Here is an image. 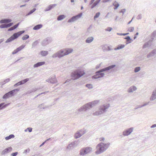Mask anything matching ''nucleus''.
Returning a JSON list of instances; mask_svg holds the SVG:
<instances>
[{
    "label": "nucleus",
    "instance_id": "obj_1",
    "mask_svg": "<svg viewBox=\"0 0 156 156\" xmlns=\"http://www.w3.org/2000/svg\"><path fill=\"white\" fill-rule=\"evenodd\" d=\"M99 100H95L93 101L89 102L83 105L80 108L76 110V112L77 114H79L80 112L85 111L94 106L96 105L99 102Z\"/></svg>",
    "mask_w": 156,
    "mask_h": 156
},
{
    "label": "nucleus",
    "instance_id": "obj_2",
    "mask_svg": "<svg viewBox=\"0 0 156 156\" xmlns=\"http://www.w3.org/2000/svg\"><path fill=\"white\" fill-rule=\"evenodd\" d=\"M110 144L109 142L106 143L101 142L98 144L96 146L97 150L95 152V154H98L104 152L108 148Z\"/></svg>",
    "mask_w": 156,
    "mask_h": 156
},
{
    "label": "nucleus",
    "instance_id": "obj_3",
    "mask_svg": "<svg viewBox=\"0 0 156 156\" xmlns=\"http://www.w3.org/2000/svg\"><path fill=\"white\" fill-rule=\"evenodd\" d=\"M115 66L116 65H112L96 72V74L92 76V79H97L103 77L105 74L104 73H102V72L108 71L114 68Z\"/></svg>",
    "mask_w": 156,
    "mask_h": 156
},
{
    "label": "nucleus",
    "instance_id": "obj_4",
    "mask_svg": "<svg viewBox=\"0 0 156 156\" xmlns=\"http://www.w3.org/2000/svg\"><path fill=\"white\" fill-rule=\"evenodd\" d=\"M84 71L80 69L76 70L71 73V76L72 80H75L85 74Z\"/></svg>",
    "mask_w": 156,
    "mask_h": 156
},
{
    "label": "nucleus",
    "instance_id": "obj_5",
    "mask_svg": "<svg viewBox=\"0 0 156 156\" xmlns=\"http://www.w3.org/2000/svg\"><path fill=\"white\" fill-rule=\"evenodd\" d=\"M24 30H22L14 33L5 42V43H8L10 42L13 40L17 39L19 36H20L22 34L24 33Z\"/></svg>",
    "mask_w": 156,
    "mask_h": 156
},
{
    "label": "nucleus",
    "instance_id": "obj_6",
    "mask_svg": "<svg viewBox=\"0 0 156 156\" xmlns=\"http://www.w3.org/2000/svg\"><path fill=\"white\" fill-rule=\"evenodd\" d=\"M20 90V89H16L11 90L8 93L5 94L3 96L2 98L4 99H7L10 97L13 96L17 92Z\"/></svg>",
    "mask_w": 156,
    "mask_h": 156
},
{
    "label": "nucleus",
    "instance_id": "obj_7",
    "mask_svg": "<svg viewBox=\"0 0 156 156\" xmlns=\"http://www.w3.org/2000/svg\"><path fill=\"white\" fill-rule=\"evenodd\" d=\"M92 150V148L91 147H87L81 149L80 151V154L84 155L87 154Z\"/></svg>",
    "mask_w": 156,
    "mask_h": 156
},
{
    "label": "nucleus",
    "instance_id": "obj_8",
    "mask_svg": "<svg viewBox=\"0 0 156 156\" xmlns=\"http://www.w3.org/2000/svg\"><path fill=\"white\" fill-rule=\"evenodd\" d=\"M134 128L133 127H131L125 129L122 132V135L124 136H127L131 133L133 131Z\"/></svg>",
    "mask_w": 156,
    "mask_h": 156
},
{
    "label": "nucleus",
    "instance_id": "obj_9",
    "mask_svg": "<svg viewBox=\"0 0 156 156\" xmlns=\"http://www.w3.org/2000/svg\"><path fill=\"white\" fill-rule=\"evenodd\" d=\"M63 50H61L53 54L52 55V57L54 58L56 57L61 58L65 56Z\"/></svg>",
    "mask_w": 156,
    "mask_h": 156
},
{
    "label": "nucleus",
    "instance_id": "obj_10",
    "mask_svg": "<svg viewBox=\"0 0 156 156\" xmlns=\"http://www.w3.org/2000/svg\"><path fill=\"white\" fill-rule=\"evenodd\" d=\"M110 107L109 104H105L101 105L99 108L102 114L107 111Z\"/></svg>",
    "mask_w": 156,
    "mask_h": 156
},
{
    "label": "nucleus",
    "instance_id": "obj_11",
    "mask_svg": "<svg viewBox=\"0 0 156 156\" xmlns=\"http://www.w3.org/2000/svg\"><path fill=\"white\" fill-rule=\"evenodd\" d=\"M52 41V39L51 38L47 37L42 41L41 44L42 46H45L51 43Z\"/></svg>",
    "mask_w": 156,
    "mask_h": 156
},
{
    "label": "nucleus",
    "instance_id": "obj_12",
    "mask_svg": "<svg viewBox=\"0 0 156 156\" xmlns=\"http://www.w3.org/2000/svg\"><path fill=\"white\" fill-rule=\"evenodd\" d=\"M82 13H80L78 14L73 16L70 19H69L68 21V22L70 23L73 22L80 18L82 16Z\"/></svg>",
    "mask_w": 156,
    "mask_h": 156
},
{
    "label": "nucleus",
    "instance_id": "obj_13",
    "mask_svg": "<svg viewBox=\"0 0 156 156\" xmlns=\"http://www.w3.org/2000/svg\"><path fill=\"white\" fill-rule=\"evenodd\" d=\"M29 80V79L27 78L25 79H24V80H22L21 81H20L17 83H16L14 85V87H16L18 86L21 85L22 84H23L25 83H26V82H27V81H28Z\"/></svg>",
    "mask_w": 156,
    "mask_h": 156
},
{
    "label": "nucleus",
    "instance_id": "obj_14",
    "mask_svg": "<svg viewBox=\"0 0 156 156\" xmlns=\"http://www.w3.org/2000/svg\"><path fill=\"white\" fill-rule=\"evenodd\" d=\"M46 81L51 83H55L57 82L55 76H53L51 77L48 78L46 80Z\"/></svg>",
    "mask_w": 156,
    "mask_h": 156
},
{
    "label": "nucleus",
    "instance_id": "obj_15",
    "mask_svg": "<svg viewBox=\"0 0 156 156\" xmlns=\"http://www.w3.org/2000/svg\"><path fill=\"white\" fill-rule=\"evenodd\" d=\"M12 148L10 147L4 150L2 152L1 154L2 155H4L9 153L12 150Z\"/></svg>",
    "mask_w": 156,
    "mask_h": 156
},
{
    "label": "nucleus",
    "instance_id": "obj_16",
    "mask_svg": "<svg viewBox=\"0 0 156 156\" xmlns=\"http://www.w3.org/2000/svg\"><path fill=\"white\" fill-rule=\"evenodd\" d=\"M77 142L75 141L69 144L67 146V148L69 150L72 149L77 146Z\"/></svg>",
    "mask_w": 156,
    "mask_h": 156
},
{
    "label": "nucleus",
    "instance_id": "obj_17",
    "mask_svg": "<svg viewBox=\"0 0 156 156\" xmlns=\"http://www.w3.org/2000/svg\"><path fill=\"white\" fill-rule=\"evenodd\" d=\"M25 47V45H22L20 47L17 48L15 50L12 52V54L14 55L16 54L20 51L23 48Z\"/></svg>",
    "mask_w": 156,
    "mask_h": 156
},
{
    "label": "nucleus",
    "instance_id": "obj_18",
    "mask_svg": "<svg viewBox=\"0 0 156 156\" xmlns=\"http://www.w3.org/2000/svg\"><path fill=\"white\" fill-rule=\"evenodd\" d=\"M156 99V89L154 90L150 98V100L151 101H153Z\"/></svg>",
    "mask_w": 156,
    "mask_h": 156
},
{
    "label": "nucleus",
    "instance_id": "obj_19",
    "mask_svg": "<svg viewBox=\"0 0 156 156\" xmlns=\"http://www.w3.org/2000/svg\"><path fill=\"white\" fill-rule=\"evenodd\" d=\"M63 50L64 52V55H65V56L71 53L73 51V49L72 48H67Z\"/></svg>",
    "mask_w": 156,
    "mask_h": 156
},
{
    "label": "nucleus",
    "instance_id": "obj_20",
    "mask_svg": "<svg viewBox=\"0 0 156 156\" xmlns=\"http://www.w3.org/2000/svg\"><path fill=\"white\" fill-rule=\"evenodd\" d=\"M12 21L11 19H3L0 20V23L1 24L9 23L11 22Z\"/></svg>",
    "mask_w": 156,
    "mask_h": 156
},
{
    "label": "nucleus",
    "instance_id": "obj_21",
    "mask_svg": "<svg viewBox=\"0 0 156 156\" xmlns=\"http://www.w3.org/2000/svg\"><path fill=\"white\" fill-rule=\"evenodd\" d=\"M136 87L134 86H133L130 87L127 90L128 92L129 93H133L134 91L136 90Z\"/></svg>",
    "mask_w": 156,
    "mask_h": 156
},
{
    "label": "nucleus",
    "instance_id": "obj_22",
    "mask_svg": "<svg viewBox=\"0 0 156 156\" xmlns=\"http://www.w3.org/2000/svg\"><path fill=\"white\" fill-rule=\"evenodd\" d=\"M49 107V106L44 105V103L40 105L38 107V108L40 109L41 111H42L43 109H44Z\"/></svg>",
    "mask_w": 156,
    "mask_h": 156
},
{
    "label": "nucleus",
    "instance_id": "obj_23",
    "mask_svg": "<svg viewBox=\"0 0 156 156\" xmlns=\"http://www.w3.org/2000/svg\"><path fill=\"white\" fill-rule=\"evenodd\" d=\"M45 63V62H38L37 63L35 64L33 66L34 68H37L41 66H42Z\"/></svg>",
    "mask_w": 156,
    "mask_h": 156
},
{
    "label": "nucleus",
    "instance_id": "obj_24",
    "mask_svg": "<svg viewBox=\"0 0 156 156\" xmlns=\"http://www.w3.org/2000/svg\"><path fill=\"white\" fill-rule=\"evenodd\" d=\"M56 5V4H51L49 5L45 10V11H48L50 10L52 8L55 7Z\"/></svg>",
    "mask_w": 156,
    "mask_h": 156
},
{
    "label": "nucleus",
    "instance_id": "obj_25",
    "mask_svg": "<svg viewBox=\"0 0 156 156\" xmlns=\"http://www.w3.org/2000/svg\"><path fill=\"white\" fill-rule=\"evenodd\" d=\"M152 41H149L148 42L146 43L143 46V48H145L150 47Z\"/></svg>",
    "mask_w": 156,
    "mask_h": 156
},
{
    "label": "nucleus",
    "instance_id": "obj_26",
    "mask_svg": "<svg viewBox=\"0 0 156 156\" xmlns=\"http://www.w3.org/2000/svg\"><path fill=\"white\" fill-rule=\"evenodd\" d=\"M102 49L103 51H104L105 50L109 51L112 50V49L110 48V47L106 45H104L102 48Z\"/></svg>",
    "mask_w": 156,
    "mask_h": 156
},
{
    "label": "nucleus",
    "instance_id": "obj_27",
    "mask_svg": "<svg viewBox=\"0 0 156 156\" xmlns=\"http://www.w3.org/2000/svg\"><path fill=\"white\" fill-rule=\"evenodd\" d=\"M101 0H97L94 2L93 4L91 5L90 8L92 9L95 7L100 2Z\"/></svg>",
    "mask_w": 156,
    "mask_h": 156
},
{
    "label": "nucleus",
    "instance_id": "obj_28",
    "mask_svg": "<svg viewBox=\"0 0 156 156\" xmlns=\"http://www.w3.org/2000/svg\"><path fill=\"white\" fill-rule=\"evenodd\" d=\"M94 38L93 37H88L86 40L85 42L87 43H89L92 42L94 40Z\"/></svg>",
    "mask_w": 156,
    "mask_h": 156
},
{
    "label": "nucleus",
    "instance_id": "obj_29",
    "mask_svg": "<svg viewBox=\"0 0 156 156\" xmlns=\"http://www.w3.org/2000/svg\"><path fill=\"white\" fill-rule=\"evenodd\" d=\"M43 26L41 24H38L35 26L33 28V29L35 30H38L42 28Z\"/></svg>",
    "mask_w": 156,
    "mask_h": 156
},
{
    "label": "nucleus",
    "instance_id": "obj_30",
    "mask_svg": "<svg viewBox=\"0 0 156 156\" xmlns=\"http://www.w3.org/2000/svg\"><path fill=\"white\" fill-rule=\"evenodd\" d=\"M40 53L42 56H45L48 54V52L47 51H40Z\"/></svg>",
    "mask_w": 156,
    "mask_h": 156
},
{
    "label": "nucleus",
    "instance_id": "obj_31",
    "mask_svg": "<svg viewBox=\"0 0 156 156\" xmlns=\"http://www.w3.org/2000/svg\"><path fill=\"white\" fill-rule=\"evenodd\" d=\"M125 46V45L124 44L119 45L116 48H114V50H117L121 49L123 48Z\"/></svg>",
    "mask_w": 156,
    "mask_h": 156
},
{
    "label": "nucleus",
    "instance_id": "obj_32",
    "mask_svg": "<svg viewBox=\"0 0 156 156\" xmlns=\"http://www.w3.org/2000/svg\"><path fill=\"white\" fill-rule=\"evenodd\" d=\"M10 80L9 78H7L4 81L0 82V84L2 85H4L6 83H8L10 81Z\"/></svg>",
    "mask_w": 156,
    "mask_h": 156
},
{
    "label": "nucleus",
    "instance_id": "obj_33",
    "mask_svg": "<svg viewBox=\"0 0 156 156\" xmlns=\"http://www.w3.org/2000/svg\"><path fill=\"white\" fill-rule=\"evenodd\" d=\"M65 17L66 16L64 15H60L58 16L57 20L58 21L64 19Z\"/></svg>",
    "mask_w": 156,
    "mask_h": 156
},
{
    "label": "nucleus",
    "instance_id": "obj_34",
    "mask_svg": "<svg viewBox=\"0 0 156 156\" xmlns=\"http://www.w3.org/2000/svg\"><path fill=\"white\" fill-rule=\"evenodd\" d=\"M101 114H102V113L99 108L98 111L93 113V115L97 116Z\"/></svg>",
    "mask_w": 156,
    "mask_h": 156
},
{
    "label": "nucleus",
    "instance_id": "obj_35",
    "mask_svg": "<svg viewBox=\"0 0 156 156\" xmlns=\"http://www.w3.org/2000/svg\"><path fill=\"white\" fill-rule=\"evenodd\" d=\"M15 137V136L12 134H10L9 136H6L5 137V139L6 140H8L12 138H13Z\"/></svg>",
    "mask_w": 156,
    "mask_h": 156
},
{
    "label": "nucleus",
    "instance_id": "obj_36",
    "mask_svg": "<svg viewBox=\"0 0 156 156\" xmlns=\"http://www.w3.org/2000/svg\"><path fill=\"white\" fill-rule=\"evenodd\" d=\"M126 40V41L128 42L127 43H126V44H128V43H131V41H130L132 40L131 39L130 37L129 36H127L126 37L124 38Z\"/></svg>",
    "mask_w": 156,
    "mask_h": 156
},
{
    "label": "nucleus",
    "instance_id": "obj_37",
    "mask_svg": "<svg viewBox=\"0 0 156 156\" xmlns=\"http://www.w3.org/2000/svg\"><path fill=\"white\" fill-rule=\"evenodd\" d=\"M80 135H81V136L84 134L86 132V130L84 129H82L78 131Z\"/></svg>",
    "mask_w": 156,
    "mask_h": 156
},
{
    "label": "nucleus",
    "instance_id": "obj_38",
    "mask_svg": "<svg viewBox=\"0 0 156 156\" xmlns=\"http://www.w3.org/2000/svg\"><path fill=\"white\" fill-rule=\"evenodd\" d=\"M81 136V135H80L78 131L75 134L74 136V137L76 139H77Z\"/></svg>",
    "mask_w": 156,
    "mask_h": 156
},
{
    "label": "nucleus",
    "instance_id": "obj_39",
    "mask_svg": "<svg viewBox=\"0 0 156 156\" xmlns=\"http://www.w3.org/2000/svg\"><path fill=\"white\" fill-rule=\"evenodd\" d=\"M85 86L89 89H92L93 87V85L91 84H87Z\"/></svg>",
    "mask_w": 156,
    "mask_h": 156
},
{
    "label": "nucleus",
    "instance_id": "obj_40",
    "mask_svg": "<svg viewBox=\"0 0 156 156\" xmlns=\"http://www.w3.org/2000/svg\"><path fill=\"white\" fill-rule=\"evenodd\" d=\"M39 44V42L37 40L36 41L34 42L32 44V48H34L36 46Z\"/></svg>",
    "mask_w": 156,
    "mask_h": 156
},
{
    "label": "nucleus",
    "instance_id": "obj_41",
    "mask_svg": "<svg viewBox=\"0 0 156 156\" xmlns=\"http://www.w3.org/2000/svg\"><path fill=\"white\" fill-rule=\"evenodd\" d=\"M36 10V9L34 8L33 9L31 10L27 14V16L33 13L35 10Z\"/></svg>",
    "mask_w": 156,
    "mask_h": 156
},
{
    "label": "nucleus",
    "instance_id": "obj_42",
    "mask_svg": "<svg viewBox=\"0 0 156 156\" xmlns=\"http://www.w3.org/2000/svg\"><path fill=\"white\" fill-rule=\"evenodd\" d=\"M140 70V67H135L134 69V72L135 73H137Z\"/></svg>",
    "mask_w": 156,
    "mask_h": 156
},
{
    "label": "nucleus",
    "instance_id": "obj_43",
    "mask_svg": "<svg viewBox=\"0 0 156 156\" xmlns=\"http://www.w3.org/2000/svg\"><path fill=\"white\" fill-rule=\"evenodd\" d=\"M29 37V36L28 35H25L22 37V39L23 40H25L28 39Z\"/></svg>",
    "mask_w": 156,
    "mask_h": 156
},
{
    "label": "nucleus",
    "instance_id": "obj_44",
    "mask_svg": "<svg viewBox=\"0 0 156 156\" xmlns=\"http://www.w3.org/2000/svg\"><path fill=\"white\" fill-rule=\"evenodd\" d=\"M134 30V27H129L127 30V31L130 32H132Z\"/></svg>",
    "mask_w": 156,
    "mask_h": 156
},
{
    "label": "nucleus",
    "instance_id": "obj_45",
    "mask_svg": "<svg viewBox=\"0 0 156 156\" xmlns=\"http://www.w3.org/2000/svg\"><path fill=\"white\" fill-rule=\"evenodd\" d=\"M13 24V23H9L7 24H6V28H8L12 26Z\"/></svg>",
    "mask_w": 156,
    "mask_h": 156
},
{
    "label": "nucleus",
    "instance_id": "obj_46",
    "mask_svg": "<svg viewBox=\"0 0 156 156\" xmlns=\"http://www.w3.org/2000/svg\"><path fill=\"white\" fill-rule=\"evenodd\" d=\"M154 55L153 54V53L152 52L150 53L149 54L147 55V58H149L151 57H152L153 56H154Z\"/></svg>",
    "mask_w": 156,
    "mask_h": 156
},
{
    "label": "nucleus",
    "instance_id": "obj_47",
    "mask_svg": "<svg viewBox=\"0 0 156 156\" xmlns=\"http://www.w3.org/2000/svg\"><path fill=\"white\" fill-rule=\"evenodd\" d=\"M113 5L114 6H115L118 7L119 6V4L118 2H117L116 1H115L113 3Z\"/></svg>",
    "mask_w": 156,
    "mask_h": 156
},
{
    "label": "nucleus",
    "instance_id": "obj_48",
    "mask_svg": "<svg viewBox=\"0 0 156 156\" xmlns=\"http://www.w3.org/2000/svg\"><path fill=\"white\" fill-rule=\"evenodd\" d=\"M100 12H97L95 16L94 17V20L96 18H98L99 15H100Z\"/></svg>",
    "mask_w": 156,
    "mask_h": 156
},
{
    "label": "nucleus",
    "instance_id": "obj_49",
    "mask_svg": "<svg viewBox=\"0 0 156 156\" xmlns=\"http://www.w3.org/2000/svg\"><path fill=\"white\" fill-rule=\"evenodd\" d=\"M0 28H6V24H2L0 26Z\"/></svg>",
    "mask_w": 156,
    "mask_h": 156
},
{
    "label": "nucleus",
    "instance_id": "obj_50",
    "mask_svg": "<svg viewBox=\"0 0 156 156\" xmlns=\"http://www.w3.org/2000/svg\"><path fill=\"white\" fill-rule=\"evenodd\" d=\"M112 28L110 27H108L107 28L105 29V30L106 31H110L112 30Z\"/></svg>",
    "mask_w": 156,
    "mask_h": 156
},
{
    "label": "nucleus",
    "instance_id": "obj_51",
    "mask_svg": "<svg viewBox=\"0 0 156 156\" xmlns=\"http://www.w3.org/2000/svg\"><path fill=\"white\" fill-rule=\"evenodd\" d=\"M19 24H20V23H18L16 25H15L14 26H13L12 27L13 28V29H16L19 26Z\"/></svg>",
    "mask_w": 156,
    "mask_h": 156
},
{
    "label": "nucleus",
    "instance_id": "obj_52",
    "mask_svg": "<svg viewBox=\"0 0 156 156\" xmlns=\"http://www.w3.org/2000/svg\"><path fill=\"white\" fill-rule=\"evenodd\" d=\"M92 28L91 25L87 29V32L90 33V32Z\"/></svg>",
    "mask_w": 156,
    "mask_h": 156
},
{
    "label": "nucleus",
    "instance_id": "obj_53",
    "mask_svg": "<svg viewBox=\"0 0 156 156\" xmlns=\"http://www.w3.org/2000/svg\"><path fill=\"white\" fill-rule=\"evenodd\" d=\"M149 102H150L149 101L147 103H145L142 105H140V107H142L144 106H145L148 105L149 104Z\"/></svg>",
    "mask_w": 156,
    "mask_h": 156
},
{
    "label": "nucleus",
    "instance_id": "obj_54",
    "mask_svg": "<svg viewBox=\"0 0 156 156\" xmlns=\"http://www.w3.org/2000/svg\"><path fill=\"white\" fill-rule=\"evenodd\" d=\"M142 18V15L141 14H139L136 17V19L137 20L141 19Z\"/></svg>",
    "mask_w": 156,
    "mask_h": 156
},
{
    "label": "nucleus",
    "instance_id": "obj_55",
    "mask_svg": "<svg viewBox=\"0 0 156 156\" xmlns=\"http://www.w3.org/2000/svg\"><path fill=\"white\" fill-rule=\"evenodd\" d=\"M126 11V9H123L121 10V11L120 12H122V15H123L124 13Z\"/></svg>",
    "mask_w": 156,
    "mask_h": 156
},
{
    "label": "nucleus",
    "instance_id": "obj_56",
    "mask_svg": "<svg viewBox=\"0 0 156 156\" xmlns=\"http://www.w3.org/2000/svg\"><path fill=\"white\" fill-rule=\"evenodd\" d=\"M18 154V152H15L12 153L11 155L12 156H16Z\"/></svg>",
    "mask_w": 156,
    "mask_h": 156
},
{
    "label": "nucleus",
    "instance_id": "obj_57",
    "mask_svg": "<svg viewBox=\"0 0 156 156\" xmlns=\"http://www.w3.org/2000/svg\"><path fill=\"white\" fill-rule=\"evenodd\" d=\"M95 0H91L90 2L89 5H91L94 2Z\"/></svg>",
    "mask_w": 156,
    "mask_h": 156
},
{
    "label": "nucleus",
    "instance_id": "obj_58",
    "mask_svg": "<svg viewBox=\"0 0 156 156\" xmlns=\"http://www.w3.org/2000/svg\"><path fill=\"white\" fill-rule=\"evenodd\" d=\"M9 104H10L9 103L7 104H6L5 105L4 104L3 105V107H2V108H6L7 106H8Z\"/></svg>",
    "mask_w": 156,
    "mask_h": 156
},
{
    "label": "nucleus",
    "instance_id": "obj_59",
    "mask_svg": "<svg viewBox=\"0 0 156 156\" xmlns=\"http://www.w3.org/2000/svg\"><path fill=\"white\" fill-rule=\"evenodd\" d=\"M99 140L100 141H102V142H104L105 141V138L104 137H101L100 138V139H99Z\"/></svg>",
    "mask_w": 156,
    "mask_h": 156
},
{
    "label": "nucleus",
    "instance_id": "obj_60",
    "mask_svg": "<svg viewBox=\"0 0 156 156\" xmlns=\"http://www.w3.org/2000/svg\"><path fill=\"white\" fill-rule=\"evenodd\" d=\"M4 103H2L1 104H0V109H2L3 108H2V107H3V105L4 104Z\"/></svg>",
    "mask_w": 156,
    "mask_h": 156
},
{
    "label": "nucleus",
    "instance_id": "obj_61",
    "mask_svg": "<svg viewBox=\"0 0 156 156\" xmlns=\"http://www.w3.org/2000/svg\"><path fill=\"white\" fill-rule=\"evenodd\" d=\"M151 52L154 55L156 54V49L153 50Z\"/></svg>",
    "mask_w": 156,
    "mask_h": 156
},
{
    "label": "nucleus",
    "instance_id": "obj_62",
    "mask_svg": "<svg viewBox=\"0 0 156 156\" xmlns=\"http://www.w3.org/2000/svg\"><path fill=\"white\" fill-rule=\"evenodd\" d=\"M38 90V89L34 88H32L31 90L33 91V92H34Z\"/></svg>",
    "mask_w": 156,
    "mask_h": 156
},
{
    "label": "nucleus",
    "instance_id": "obj_63",
    "mask_svg": "<svg viewBox=\"0 0 156 156\" xmlns=\"http://www.w3.org/2000/svg\"><path fill=\"white\" fill-rule=\"evenodd\" d=\"M29 132H31L32 131V128L31 127L27 128Z\"/></svg>",
    "mask_w": 156,
    "mask_h": 156
},
{
    "label": "nucleus",
    "instance_id": "obj_64",
    "mask_svg": "<svg viewBox=\"0 0 156 156\" xmlns=\"http://www.w3.org/2000/svg\"><path fill=\"white\" fill-rule=\"evenodd\" d=\"M152 35L153 37H155L156 36V30L154 31L152 33Z\"/></svg>",
    "mask_w": 156,
    "mask_h": 156
}]
</instances>
